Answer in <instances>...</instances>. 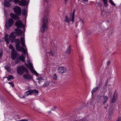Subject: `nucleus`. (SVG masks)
<instances>
[{
  "label": "nucleus",
  "mask_w": 121,
  "mask_h": 121,
  "mask_svg": "<svg viewBox=\"0 0 121 121\" xmlns=\"http://www.w3.org/2000/svg\"><path fill=\"white\" fill-rule=\"evenodd\" d=\"M9 49H11L12 50L11 51H14V50H15V48L11 44H10L9 45Z\"/></svg>",
  "instance_id": "obj_28"
},
{
  "label": "nucleus",
  "mask_w": 121,
  "mask_h": 121,
  "mask_svg": "<svg viewBox=\"0 0 121 121\" xmlns=\"http://www.w3.org/2000/svg\"><path fill=\"white\" fill-rule=\"evenodd\" d=\"M110 2L111 3V4L114 6H115V4L113 3L112 0H109Z\"/></svg>",
  "instance_id": "obj_34"
},
{
  "label": "nucleus",
  "mask_w": 121,
  "mask_h": 121,
  "mask_svg": "<svg viewBox=\"0 0 121 121\" xmlns=\"http://www.w3.org/2000/svg\"><path fill=\"white\" fill-rule=\"evenodd\" d=\"M32 94H38L39 93V91L37 90L34 89L31 90Z\"/></svg>",
  "instance_id": "obj_25"
},
{
  "label": "nucleus",
  "mask_w": 121,
  "mask_h": 121,
  "mask_svg": "<svg viewBox=\"0 0 121 121\" xmlns=\"http://www.w3.org/2000/svg\"><path fill=\"white\" fill-rule=\"evenodd\" d=\"M104 108L105 109H106L107 108V107L105 106L104 107Z\"/></svg>",
  "instance_id": "obj_50"
},
{
  "label": "nucleus",
  "mask_w": 121,
  "mask_h": 121,
  "mask_svg": "<svg viewBox=\"0 0 121 121\" xmlns=\"http://www.w3.org/2000/svg\"><path fill=\"white\" fill-rule=\"evenodd\" d=\"M103 84L102 81H101L99 84V86H101Z\"/></svg>",
  "instance_id": "obj_42"
},
{
  "label": "nucleus",
  "mask_w": 121,
  "mask_h": 121,
  "mask_svg": "<svg viewBox=\"0 0 121 121\" xmlns=\"http://www.w3.org/2000/svg\"><path fill=\"white\" fill-rule=\"evenodd\" d=\"M74 11L75 9H74L72 14L70 13L71 16L69 18L67 15L65 16V19L64 21L65 22L68 23H69L70 22L72 21L73 22H74Z\"/></svg>",
  "instance_id": "obj_4"
},
{
  "label": "nucleus",
  "mask_w": 121,
  "mask_h": 121,
  "mask_svg": "<svg viewBox=\"0 0 121 121\" xmlns=\"http://www.w3.org/2000/svg\"><path fill=\"white\" fill-rule=\"evenodd\" d=\"M20 62V60L18 58H17L15 61V63L16 64H17Z\"/></svg>",
  "instance_id": "obj_31"
},
{
  "label": "nucleus",
  "mask_w": 121,
  "mask_h": 121,
  "mask_svg": "<svg viewBox=\"0 0 121 121\" xmlns=\"http://www.w3.org/2000/svg\"><path fill=\"white\" fill-rule=\"evenodd\" d=\"M23 77L25 80H28L29 81L32 79L33 78L32 77L27 73H26V74H24L23 75Z\"/></svg>",
  "instance_id": "obj_9"
},
{
  "label": "nucleus",
  "mask_w": 121,
  "mask_h": 121,
  "mask_svg": "<svg viewBox=\"0 0 121 121\" xmlns=\"http://www.w3.org/2000/svg\"><path fill=\"white\" fill-rule=\"evenodd\" d=\"M110 22V21H108V22Z\"/></svg>",
  "instance_id": "obj_55"
},
{
  "label": "nucleus",
  "mask_w": 121,
  "mask_h": 121,
  "mask_svg": "<svg viewBox=\"0 0 121 121\" xmlns=\"http://www.w3.org/2000/svg\"><path fill=\"white\" fill-rule=\"evenodd\" d=\"M34 73L36 74V75L37 76L39 74L38 73H37V72L35 70H34Z\"/></svg>",
  "instance_id": "obj_45"
},
{
  "label": "nucleus",
  "mask_w": 121,
  "mask_h": 121,
  "mask_svg": "<svg viewBox=\"0 0 121 121\" xmlns=\"http://www.w3.org/2000/svg\"><path fill=\"white\" fill-rule=\"evenodd\" d=\"M57 72L59 73H63L66 72L67 70L65 67H61L58 68L57 69Z\"/></svg>",
  "instance_id": "obj_8"
},
{
  "label": "nucleus",
  "mask_w": 121,
  "mask_h": 121,
  "mask_svg": "<svg viewBox=\"0 0 121 121\" xmlns=\"http://www.w3.org/2000/svg\"><path fill=\"white\" fill-rule=\"evenodd\" d=\"M108 84V80L107 81L105 82V84L104 85V86L105 87H106L107 86Z\"/></svg>",
  "instance_id": "obj_40"
},
{
  "label": "nucleus",
  "mask_w": 121,
  "mask_h": 121,
  "mask_svg": "<svg viewBox=\"0 0 121 121\" xmlns=\"http://www.w3.org/2000/svg\"><path fill=\"white\" fill-rule=\"evenodd\" d=\"M9 84L11 86H12L13 87L14 86V84L12 82H9Z\"/></svg>",
  "instance_id": "obj_39"
},
{
  "label": "nucleus",
  "mask_w": 121,
  "mask_h": 121,
  "mask_svg": "<svg viewBox=\"0 0 121 121\" xmlns=\"http://www.w3.org/2000/svg\"><path fill=\"white\" fill-rule=\"evenodd\" d=\"M14 21L13 20L10 18H9L8 22L6 21L5 25L6 27V29L9 30L10 29L11 26L14 24Z\"/></svg>",
  "instance_id": "obj_5"
},
{
  "label": "nucleus",
  "mask_w": 121,
  "mask_h": 121,
  "mask_svg": "<svg viewBox=\"0 0 121 121\" xmlns=\"http://www.w3.org/2000/svg\"><path fill=\"white\" fill-rule=\"evenodd\" d=\"M38 79L39 80V84H40V83L42 82V81H44V80H43L41 78H39Z\"/></svg>",
  "instance_id": "obj_33"
},
{
  "label": "nucleus",
  "mask_w": 121,
  "mask_h": 121,
  "mask_svg": "<svg viewBox=\"0 0 121 121\" xmlns=\"http://www.w3.org/2000/svg\"><path fill=\"white\" fill-rule=\"evenodd\" d=\"M5 78H7V80L8 81H10L11 79H14V77L11 75H9L8 76L5 77Z\"/></svg>",
  "instance_id": "obj_21"
},
{
  "label": "nucleus",
  "mask_w": 121,
  "mask_h": 121,
  "mask_svg": "<svg viewBox=\"0 0 121 121\" xmlns=\"http://www.w3.org/2000/svg\"><path fill=\"white\" fill-rule=\"evenodd\" d=\"M79 23H81V27L82 28L83 26V24H84L83 21L82 20V21H80L79 22Z\"/></svg>",
  "instance_id": "obj_37"
},
{
  "label": "nucleus",
  "mask_w": 121,
  "mask_h": 121,
  "mask_svg": "<svg viewBox=\"0 0 121 121\" xmlns=\"http://www.w3.org/2000/svg\"><path fill=\"white\" fill-rule=\"evenodd\" d=\"M81 121H87V119L85 118H83L81 120Z\"/></svg>",
  "instance_id": "obj_41"
},
{
  "label": "nucleus",
  "mask_w": 121,
  "mask_h": 121,
  "mask_svg": "<svg viewBox=\"0 0 121 121\" xmlns=\"http://www.w3.org/2000/svg\"><path fill=\"white\" fill-rule=\"evenodd\" d=\"M24 52H25V50L24 49Z\"/></svg>",
  "instance_id": "obj_53"
},
{
  "label": "nucleus",
  "mask_w": 121,
  "mask_h": 121,
  "mask_svg": "<svg viewBox=\"0 0 121 121\" xmlns=\"http://www.w3.org/2000/svg\"><path fill=\"white\" fill-rule=\"evenodd\" d=\"M102 7H101V13L103 15H105L106 14V12L105 10H104L103 9L102 10Z\"/></svg>",
  "instance_id": "obj_29"
},
{
  "label": "nucleus",
  "mask_w": 121,
  "mask_h": 121,
  "mask_svg": "<svg viewBox=\"0 0 121 121\" xmlns=\"http://www.w3.org/2000/svg\"><path fill=\"white\" fill-rule=\"evenodd\" d=\"M104 96L101 95L98 98L97 100V102L98 103H99L102 102L103 100V99H104Z\"/></svg>",
  "instance_id": "obj_17"
},
{
  "label": "nucleus",
  "mask_w": 121,
  "mask_h": 121,
  "mask_svg": "<svg viewBox=\"0 0 121 121\" xmlns=\"http://www.w3.org/2000/svg\"><path fill=\"white\" fill-rule=\"evenodd\" d=\"M27 4V1L26 0H21L19 3V5L21 6H25Z\"/></svg>",
  "instance_id": "obj_12"
},
{
  "label": "nucleus",
  "mask_w": 121,
  "mask_h": 121,
  "mask_svg": "<svg viewBox=\"0 0 121 121\" xmlns=\"http://www.w3.org/2000/svg\"><path fill=\"white\" fill-rule=\"evenodd\" d=\"M49 53H51V54H52V51H50V52H49Z\"/></svg>",
  "instance_id": "obj_52"
},
{
  "label": "nucleus",
  "mask_w": 121,
  "mask_h": 121,
  "mask_svg": "<svg viewBox=\"0 0 121 121\" xmlns=\"http://www.w3.org/2000/svg\"><path fill=\"white\" fill-rule=\"evenodd\" d=\"M16 37L15 32H12L9 36L10 39L11 40V42L12 43L14 42L16 44V49L18 51H20L24 49L22 47L20 46V41L19 39H15Z\"/></svg>",
  "instance_id": "obj_2"
},
{
  "label": "nucleus",
  "mask_w": 121,
  "mask_h": 121,
  "mask_svg": "<svg viewBox=\"0 0 121 121\" xmlns=\"http://www.w3.org/2000/svg\"><path fill=\"white\" fill-rule=\"evenodd\" d=\"M103 1L105 6H107V0H104Z\"/></svg>",
  "instance_id": "obj_30"
},
{
  "label": "nucleus",
  "mask_w": 121,
  "mask_h": 121,
  "mask_svg": "<svg viewBox=\"0 0 121 121\" xmlns=\"http://www.w3.org/2000/svg\"><path fill=\"white\" fill-rule=\"evenodd\" d=\"M116 121H120V119H118V120H117Z\"/></svg>",
  "instance_id": "obj_51"
},
{
  "label": "nucleus",
  "mask_w": 121,
  "mask_h": 121,
  "mask_svg": "<svg viewBox=\"0 0 121 121\" xmlns=\"http://www.w3.org/2000/svg\"><path fill=\"white\" fill-rule=\"evenodd\" d=\"M54 83H55V82H54Z\"/></svg>",
  "instance_id": "obj_56"
},
{
  "label": "nucleus",
  "mask_w": 121,
  "mask_h": 121,
  "mask_svg": "<svg viewBox=\"0 0 121 121\" xmlns=\"http://www.w3.org/2000/svg\"><path fill=\"white\" fill-rule=\"evenodd\" d=\"M19 59L20 60H21L23 62L25 61V58L23 55H21L20 56Z\"/></svg>",
  "instance_id": "obj_26"
},
{
  "label": "nucleus",
  "mask_w": 121,
  "mask_h": 121,
  "mask_svg": "<svg viewBox=\"0 0 121 121\" xmlns=\"http://www.w3.org/2000/svg\"><path fill=\"white\" fill-rule=\"evenodd\" d=\"M17 72L20 75H22L25 73H29L28 70L24 66H19L17 68Z\"/></svg>",
  "instance_id": "obj_3"
},
{
  "label": "nucleus",
  "mask_w": 121,
  "mask_h": 121,
  "mask_svg": "<svg viewBox=\"0 0 121 121\" xmlns=\"http://www.w3.org/2000/svg\"><path fill=\"white\" fill-rule=\"evenodd\" d=\"M15 25L17 27V28H21L25 27V26L23 24L22 22L20 20L16 22Z\"/></svg>",
  "instance_id": "obj_6"
},
{
  "label": "nucleus",
  "mask_w": 121,
  "mask_h": 121,
  "mask_svg": "<svg viewBox=\"0 0 121 121\" xmlns=\"http://www.w3.org/2000/svg\"><path fill=\"white\" fill-rule=\"evenodd\" d=\"M115 94H114L113 95L111 101L112 103H114L116 101L117 97L116 96H115Z\"/></svg>",
  "instance_id": "obj_24"
},
{
  "label": "nucleus",
  "mask_w": 121,
  "mask_h": 121,
  "mask_svg": "<svg viewBox=\"0 0 121 121\" xmlns=\"http://www.w3.org/2000/svg\"><path fill=\"white\" fill-rule=\"evenodd\" d=\"M5 39H4V38H3L2 39V42H4L5 41Z\"/></svg>",
  "instance_id": "obj_47"
},
{
  "label": "nucleus",
  "mask_w": 121,
  "mask_h": 121,
  "mask_svg": "<svg viewBox=\"0 0 121 121\" xmlns=\"http://www.w3.org/2000/svg\"><path fill=\"white\" fill-rule=\"evenodd\" d=\"M10 16L11 17L14 18L15 20L17 19L18 18V16L17 15L13 13H10Z\"/></svg>",
  "instance_id": "obj_15"
},
{
  "label": "nucleus",
  "mask_w": 121,
  "mask_h": 121,
  "mask_svg": "<svg viewBox=\"0 0 121 121\" xmlns=\"http://www.w3.org/2000/svg\"><path fill=\"white\" fill-rule=\"evenodd\" d=\"M53 78L55 80H56L57 78V76L56 73L54 74L53 76Z\"/></svg>",
  "instance_id": "obj_32"
},
{
  "label": "nucleus",
  "mask_w": 121,
  "mask_h": 121,
  "mask_svg": "<svg viewBox=\"0 0 121 121\" xmlns=\"http://www.w3.org/2000/svg\"><path fill=\"white\" fill-rule=\"evenodd\" d=\"M13 1L14 3L15 4H17L18 3L19 4V3L20 2V1L19 0H13Z\"/></svg>",
  "instance_id": "obj_36"
},
{
  "label": "nucleus",
  "mask_w": 121,
  "mask_h": 121,
  "mask_svg": "<svg viewBox=\"0 0 121 121\" xmlns=\"http://www.w3.org/2000/svg\"><path fill=\"white\" fill-rule=\"evenodd\" d=\"M9 35L8 34H6L4 36V39H5V41L6 42V43L8 44L9 43V40H10V39H8V36ZM9 39H10L9 38Z\"/></svg>",
  "instance_id": "obj_18"
},
{
  "label": "nucleus",
  "mask_w": 121,
  "mask_h": 121,
  "mask_svg": "<svg viewBox=\"0 0 121 121\" xmlns=\"http://www.w3.org/2000/svg\"><path fill=\"white\" fill-rule=\"evenodd\" d=\"M21 44L23 47H25V43L24 39L22 37H21Z\"/></svg>",
  "instance_id": "obj_20"
},
{
  "label": "nucleus",
  "mask_w": 121,
  "mask_h": 121,
  "mask_svg": "<svg viewBox=\"0 0 121 121\" xmlns=\"http://www.w3.org/2000/svg\"><path fill=\"white\" fill-rule=\"evenodd\" d=\"M9 1H11L12 0H8Z\"/></svg>",
  "instance_id": "obj_54"
},
{
  "label": "nucleus",
  "mask_w": 121,
  "mask_h": 121,
  "mask_svg": "<svg viewBox=\"0 0 121 121\" xmlns=\"http://www.w3.org/2000/svg\"><path fill=\"white\" fill-rule=\"evenodd\" d=\"M50 83V82L49 81H46L45 82L44 84L43 85V86L44 87H46L48 86Z\"/></svg>",
  "instance_id": "obj_19"
},
{
  "label": "nucleus",
  "mask_w": 121,
  "mask_h": 121,
  "mask_svg": "<svg viewBox=\"0 0 121 121\" xmlns=\"http://www.w3.org/2000/svg\"><path fill=\"white\" fill-rule=\"evenodd\" d=\"M19 121H28V120L27 119H24L20 120Z\"/></svg>",
  "instance_id": "obj_44"
},
{
  "label": "nucleus",
  "mask_w": 121,
  "mask_h": 121,
  "mask_svg": "<svg viewBox=\"0 0 121 121\" xmlns=\"http://www.w3.org/2000/svg\"><path fill=\"white\" fill-rule=\"evenodd\" d=\"M5 68V69L7 70H9V68L8 66H6Z\"/></svg>",
  "instance_id": "obj_43"
},
{
  "label": "nucleus",
  "mask_w": 121,
  "mask_h": 121,
  "mask_svg": "<svg viewBox=\"0 0 121 121\" xmlns=\"http://www.w3.org/2000/svg\"><path fill=\"white\" fill-rule=\"evenodd\" d=\"M31 90H30L26 91L25 93V95L27 96L30 95L32 94Z\"/></svg>",
  "instance_id": "obj_23"
},
{
  "label": "nucleus",
  "mask_w": 121,
  "mask_h": 121,
  "mask_svg": "<svg viewBox=\"0 0 121 121\" xmlns=\"http://www.w3.org/2000/svg\"><path fill=\"white\" fill-rule=\"evenodd\" d=\"M48 112L49 114H50L51 113V111H49Z\"/></svg>",
  "instance_id": "obj_48"
},
{
  "label": "nucleus",
  "mask_w": 121,
  "mask_h": 121,
  "mask_svg": "<svg viewBox=\"0 0 121 121\" xmlns=\"http://www.w3.org/2000/svg\"><path fill=\"white\" fill-rule=\"evenodd\" d=\"M4 5L6 7H9L11 5L9 2L5 0L4 1Z\"/></svg>",
  "instance_id": "obj_16"
},
{
  "label": "nucleus",
  "mask_w": 121,
  "mask_h": 121,
  "mask_svg": "<svg viewBox=\"0 0 121 121\" xmlns=\"http://www.w3.org/2000/svg\"><path fill=\"white\" fill-rule=\"evenodd\" d=\"M114 109L113 107L111 106H110L108 110V113L109 115L111 116H112L113 114Z\"/></svg>",
  "instance_id": "obj_11"
},
{
  "label": "nucleus",
  "mask_w": 121,
  "mask_h": 121,
  "mask_svg": "<svg viewBox=\"0 0 121 121\" xmlns=\"http://www.w3.org/2000/svg\"><path fill=\"white\" fill-rule=\"evenodd\" d=\"M5 12H6V11L5 10Z\"/></svg>",
  "instance_id": "obj_57"
},
{
  "label": "nucleus",
  "mask_w": 121,
  "mask_h": 121,
  "mask_svg": "<svg viewBox=\"0 0 121 121\" xmlns=\"http://www.w3.org/2000/svg\"><path fill=\"white\" fill-rule=\"evenodd\" d=\"M20 28H17L15 29V31L16 32V33H15V34H17L18 35H22V31L20 29Z\"/></svg>",
  "instance_id": "obj_13"
},
{
  "label": "nucleus",
  "mask_w": 121,
  "mask_h": 121,
  "mask_svg": "<svg viewBox=\"0 0 121 121\" xmlns=\"http://www.w3.org/2000/svg\"><path fill=\"white\" fill-rule=\"evenodd\" d=\"M17 56V51L14 50V51L11 52V58L12 60H15Z\"/></svg>",
  "instance_id": "obj_10"
},
{
  "label": "nucleus",
  "mask_w": 121,
  "mask_h": 121,
  "mask_svg": "<svg viewBox=\"0 0 121 121\" xmlns=\"http://www.w3.org/2000/svg\"><path fill=\"white\" fill-rule=\"evenodd\" d=\"M54 109H56V106H54Z\"/></svg>",
  "instance_id": "obj_49"
},
{
  "label": "nucleus",
  "mask_w": 121,
  "mask_h": 121,
  "mask_svg": "<svg viewBox=\"0 0 121 121\" xmlns=\"http://www.w3.org/2000/svg\"><path fill=\"white\" fill-rule=\"evenodd\" d=\"M65 53L67 54H70L71 52V46L69 45L67 48V49L65 51Z\"/></svg>",
  "instance_id": "obj_14"
},
{
  "label": "nucleus",
  "mask_w": 121,
  "mask_h": 121,
  "mask_svg": "<svg viewBox=\"0 0 121 121\" xmlns=\"http://www.w3.org/2000/svg\"><path fill=\"white\" fill-rule=\"evenodd\" d=\"M3 55V52L2 50H0V58Z\"/></svg>",
  "instance_id": "obj_38"
},
{
  "label": "nucleus",
  "mask_w": 121,
  "mask_h": 121,
  "mask_svg": "<svg viewBox=\"0 0 121 121\" xmlns=\"http://www.w3.org/2000/svg\"><path fill=\"white\" fill-rule=\"evenodd\" d=\"M22 14L24 15H25L26 13V10L25 9L23 10L22 12Z\"/></svg>",
  "instance_id": "obj_35"
},
{
  "label": "nucleus",
  "mask_w": 121,
  "mask_h": 121,
  "mask_svg": "<svg viewBox=\"0 0 121 121\" xmlns=\"http://www.w3.org/2000/svg\"><path fill=\"white\" fill-rule=\"evenodd\" d=\"M15 13L17 15H20L21 14V9L18 6L15 7L13 9Z\"/></svg>",
  "instance_id": "obj_7"
},
{
  "label": "nucleus",
  "mask_w": 121,
  "mask_h": 121,
  "mask_svg": "<svg viewBox=\"0 0 121 121\" xmlns=\"http://www.w3.org/2000/svg\"><path fill=\"white\" fill-rule=\"evenodd\" d=\"M104 101L103 102V104H104L107 101L108 99V97L106 96H105L104 97Z\"/></svg>",
  "instance_id": "obj_27"
},
{
  "label": "nucleus",
  "mask_w": 121,
  "mask_h": 121,
  "mask_svg": "<svg viewBox=\"0 0 121 121\" xmlns=\"http://www.w3.org/2000/svg\"><path fill=\"white\" fill-rule=\"evenodd\" d=\"M110 64V61H108V62H107V65H108Z\"/></svg>",
  "instance_id": "obj_46"
},
{
  "label": "nucleus",
  "mask_w": 121,
  "mask_h": 121,
  "mask_svg": "<svg viewBox=\"0 0 121 121\" xmlns=\"http://www.w3.org/2000/svg\"><path fill=\"white\" fill-rule=\"evenodd\" d=\"M99 88V87H96L93 88L91 91L92 95H94V94L95 92Z\"/></svg>",
  "instance_id": "obj_22"
},
{
  "label": "nucleus",
  "mask_w": 121,
  "mask_h": 121,
  "mask_svg": "<svg viewBox=\"0 0 121 121\" xmlns=\"http://www.w3.org/2000/svg\"><path fill=\"white\" fill-rule=\"evenodd\" d=\"M44 7L46 8L45 12L44 14V17L42 19V25L40 29V31L43 33H44L46 29H47L48 28V10H49L50 7V5L49 4L47 0L45 1L44 5Z\"/></svg>",
  "instance_id": "obj_1"
}]
</instances>
